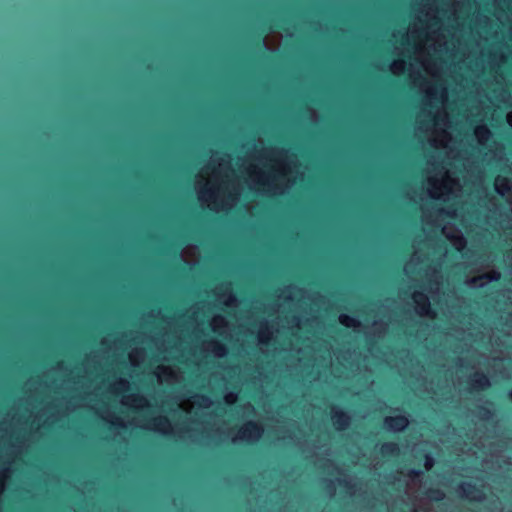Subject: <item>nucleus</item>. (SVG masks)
<instances>
[{"label": "nucleus", "mask_w": 512, "mask_h": 512, "mask_svg": "<svg viewBox=\"0 0 512 512\" xmlns=\"http://www.w3.org/2000/svg\"><path fill=\"white\" fill-rule=\"evenodd\" d=\"M331 420L336 430H345L350 424V416L347 412L338 406H332L331 408Z\"/></svg>", "instance_id": "f03ea898"}, {"label": "nucleus", "mask_w": 512, "mask_h": 512, "mask_svg": "<svg viewBox=\"0 0 512 512\" xmlns=\"http://www.w3.org/2000/svg\"><path fill=\"white\" fill-rule=\"evenodd\" d=\"M384 425L388 430L401 432L407 427L408 418L405 415L388 416L384 419Z\"/></svg>", "instance_id": "39448f33"}, {"label": "nucleus", "mask_w": 512, "mask_h": 512, "mask_svg": "<svg viewBox=\"0 0 512 512\" xmlns=\"http://www.w3.org/2000/svg\"><path fill=\"white\" fill-rule=\"evenodd\" d=\"M510 188L508 186V180L506 178L502 179L500 183L496 184V191L500 195H504L505 191H508Z\"/></svg>", "instance_id": "f8f14e48"}, {"label": "nucleus", "mask_w": 512, "mask_h": 512, "mask_svg": "<svg viewBox=\"0 0 512 512\" xmlns=\"http://www.w3.org/2000/svg\"><path fill=\"white\" fill-rule=\"evenodd\" d=\"M434 465V458L430 454L425 455V467L430 469Z\"/></svg>", "instance_id": "2eb2a0df"}, {"label": "nucleus", "mask_w": 512, "mask_h": 512, "mask_svg": "<svg viewBox=\"0 0 512 512\" xmlns=\"http://www.w3.org/2000/svg\"><path fill=\"white\" fill-rule=\"evenodd\" d=\"M428 496L430 499L438 502V501L443 500L445 494L440 489H430L428 491Z\"/></svg>", "instance_id": "1a4fd4ad"}, {"label": "nucleus", "mask_w": 512, "mask_h": 512, "mask_svg": "<svg viewBox=\"0 0 512 512\" xmlns=\"http://www.w3.org/2000/svg\"><path fill=\"white\" fill-rule=\"evenodd\" d=\"M339 483H340L341 485H344V486H349V483H348L347 481H345V480H343V481H342V480H340V481H339Z\"/></svg>", "instance_id": "6ab92c4d"}, {"label": "nucleus", "mask_w": 512, "mask_h": 512, "mask_svg": "<svg viewBox=\"0 0 512 512\" xmlns=\"http://www.w3.org/2000/svg\"><path fill=\"white\" fill-rule=\"evenodd\" d=\"M478 416H479V418H481L483 420H488L493 416V412H492V410H490L489 408H487L485 406H480L478 408Z\"/></svg>", "instance_id": "9d476101"}, {"label": "nucleus", "mask_w": 512, "mask_h": 512, "mask_svg": "<svg viewBox=\"0 0 512 512\" xmlns=\"http://www.w3.org/2000/svg\"><path fill=\"white\" fill-rule=\"evenodd\" d=\"M490 379L483 372H475L470 378L469 391L471 393H479L487 390L490 387Z\"/></svg>", "instance_id": "7ed1b4c3"}, {"label": "nucleus", "mask_w": 512, "mask_h": 512, "mask_svg": "<svg viewBox=\"0 0 512 512\" xmlns=\"http://www.w3.org/2000/svg\"><path fill=\"white\" fill-rule=\"evenodd\" d=\"M157 424L161 425H169V420L166 417H161L158 419Z\"/></svg>", "instance_id": "a211bd4d"}, {"label": "nucleus", "mask_w": 512, "mask_h": 512, "mask_svg": "<svg viewBox=\"0 0 512 512\" xmlns=\"http://www.w3.org/2000/svg\"><path fill=\"white\" fill-rule=\"evenodd\" d=\"M201 398H202V400H203L204 402H208V401H209V398H208V397H206V396H201Z\"/></svg>", "instance_id": "4be33fe9"}, {"label": "nucleus", "mask_w": 512, "mask_h": 512, "mask_svg": "<svg viewBox=\"0 0 512 512\" xmlns=\"http://www.w3.org/2000/svg\"><path fill=\"white\" fill-rule=\"evenodd\" d=\"M423 474V471L421 469H410L408 472V476L411 478L419 477Z\"/></svg>", "instance_id": "dca6fc26"}, {"label": "nucleus", "mask_w": 512, "mask_h": 512, "mask_svg": "<svg viewBox=\"0 0 512 512\" xmlns=\"http://www.w3.org/2000/svg\"><path fill=\"white\" fill-rule=\"evenodd\" d=\"M331 491H334V486H329Z\"/></svg>", "instance_id": "5701e85b"}, {"label": "nucleus", "mask_w": 512, "mask_h": 512, "mask_svg": "<svg viewBox=\"0 0 512 512\" xmlns=\"http://www.w3.org/2000/svg\"><path fill=\"white\" fill-rule=\"evenodd\" d=\"M339 321L342 325H344L345 327H355L359 324V322L353 318V317H350L348 315H341L339 317Z\"/></svg>", "instance_id": "6e6552de"}, {"label": "nucleus", "mask_w": 512, "mask_h": 512, "mask_svg": "<svg viewBox=\"0 0 512 512\" xmlns=\"http://www.w3.org/2000/svg\"><path fill=\"white\" fill-rule=\"evenodd\" d=\"M137 401L146 402V400L143 397H137L135 398Z\"/></svg>", "instance_id": "aec40b11"}, {"label": "nucleus", "mask_w": 512, "mask_h": 512, "mask_svg": "<svg viewBox=\"0 0 512 512\" xmlns=\"http://www.w3.org/2000/svg\"><path fill=\"white\" fill-rule=\"evenodd\" d=\"M214 351L217 352V353H224L225 352V347L219 343L215 344L214 346Z\"/></svg>", "instance_id": "f3484780"}, {"label": "nucleus", "mask_w": 512, "mask_h": 512, "mask_svg": "<svg viewBox=\"0 0 512 512\" xmlns=\"http://www.w3.org/2000/svg\"><path fill=\"white\" fill-rule=\"evenodd\" d=\"M263 433V427L254 422L248 421L244 427L239 430V438L243 441H254L258 440Z\"/></svg>", "instance_id": "f257e3e1"}, {"label": "nucleus", "mask_w": 512, "mask_h": 512, "mask_svg": "<svg viewBox=\"0 0 512 512\" xmlns=\"http://www.w3.org/2000/svg\"><path fill=\"white\" fill-rule=\"evenodd\" d=\"M483 279L489 280V281H498L500 278V274L496 271H493L491 273H486L482 275Z\"/></svg>", "instance_id": "4468645a"}, {"label": "nucleus", "mask_w": 512, "mask_h": 512, "mask_svg": "<svg viewBox=\"0 0 512 512\" xmlns=\"http://www.w3.org/2000/svg\"><path fill=\"white\" fill-rule=\"evenodd\" d=\"M381 453L384 456H395L399 454V446L396 442H386L381 446Z\"/></svg>", "instance_id": "423d86ee"}, {"label": "nucleus", "mask_w": 512, "mask_h": 512, "mask_svg": "<svg viewBox=\"0 0 512 512\" xmlns=\"http://www.w3.org/2000/svg\"><path fill=\"white\" fill-rule=\"evenodd\" d=\"M253 45L259 50H263L265 47L264 37L261 33L253 36Z\"/></svg>", "instance_id": "9b49d317"}, {"label": "nucleus", "mask_w": 512, "mask_h": 512, "mask_svg": "<svg viewBox=\"0 0 512 512\" xmlns=\"http://www.w3.org/2000/svg\"><path fill=\"white\" fill-rule=\"evenodd\" d=\"M508 398L512 401V389L508 392Z\"/></svg>", "instance_id": "412c9836"}, {"label": "nucleus", "mask_w": 512, "mask_h": 512, "mask_svg": "<svg viewBox=\"0 0 512 512\" xmlns=\"http://www.w3.org/2000/svg\"><path fill=\"white\" fill-rule=\"evenodd\" d=\"M456 491L461 492L466 497H469L471 493L478 492L479 489L471 482H463L457 486Z\"/></svg>", "instance_id": "0eeeda50"}, {"label": "nucleus", "mask_w": 512, "mask_h": 512, "mask_svg": "<svg viewBox=\"0 0 512 512\" xmlns=\"http://www.w3.org/2000/svg\"><path fill=\"white\" fill-rule=\"evenodd\" d=\"M414 302L417 306V311L420 315H434V312L431 308V303L426 294L423 292H415L413 294Z\"/></svg>", "instance_id": "20e7f679"}, {"label": "nucleus", "mask_w": 512, "mask_h": 512, "mask_svg": "<svg viewBox=\"0 0 512 512\" xmlns=\"http://www.w3.org/2000/svg\"><path fill=\"white\" fill-rule=\"evenodd\" d=\"M476 134L479 138H487L490 135V131L486 126H479L476 129Z\"/></svg>", "instance_id": "ddd939ff"}]
</instances>
